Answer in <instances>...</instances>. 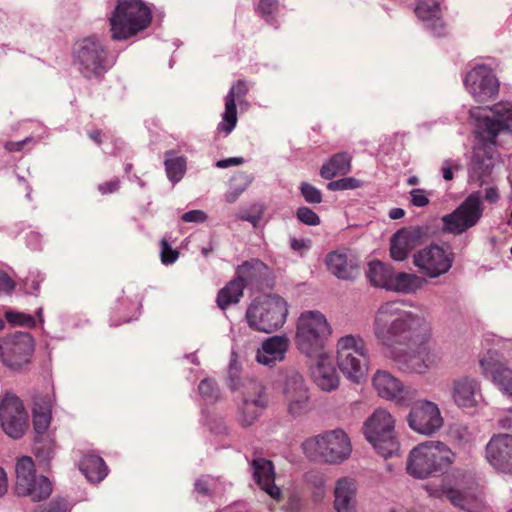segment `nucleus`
Listing matches in <instances>:
<instances>
[{"label": "nucleus", "instance_id": "f257e3e1", "mask_svg": "<svg viewBox=\"0 0 512 512\" xmlns=\"http://www.w3.org/2000/svg\"><path fill=\"white\" fill-rule=\"evenodd\" d=\"M426 320L406 309L403 301H388L377 310L373 323L375 337L385 351L422 341L427 334Z\"/></svg>", "mask_w": 512, "mask_h": 512}, {"label": "nucleus", "instance_id": "f03ea898", "mask_svg": "<svg viewBox=\"0 0 512 512\" xmlns=\"http://www.w3.org/2000/svg\"><path fill=\"white\" fill-rule=\"evenodd\" d=\"M491 111L493 116L480 118L476 130L477 136L488 144L474 149L469 168L470 179L480 185L486 183L492 173L494 163L491 151L495 138L500 132L512 129V103L495 104Z\"/></svg>", "mask_w": 512, "mask_h": 512}, {"label": "nucleus", "instance_id": "7ed1b4c3", "mask_svg": "<svg viewBox=\"0 0 512 512\" xmlns=\"http://www.w3.org/2000/svg\"><path fill=\"white\" fill-rule=\"evenodd\" d=\"M454 459L455 454L443 442L425 441L410 451L407 472L414 478L425 479L443 473Z\"/></svg>", "mask_w": 512, "mask_h": 512}, {"label": "nucleus", "instance_id": "20e7f679", "mask_svg": "<svg viewBox=\"0 0 512 512\" xmlns=\"http://www.w3.org/2000/svg\"><path fill=\"white\" fill-rule=\"evenodd\" d=\"M151 20V10L142 0H118L109 17L111 38L129 39L146 29Z\"/></svg>", "mask_w": 512, "mask_h": 512}, {"label": "nucleus", "instance_id": "39448f33", "mask_svg": "<svg viewBox=\"0 0 512 512\" xmlns=\"http://www.w3.org/2000/svg\"><path fill=\"white\" fill-rule=\"evenodd\" d=\"M331 327L319 311H304L300 314L295 333V345L308 358L325 353L324 348Z\"/></svg>", "mask_w": 512, "mask_h": 512}, {"label": "nucleus", "instance_id": "423d86ee", "mask_svg": "<svg viewBox=\"0 0 512 512\" xmlns=\"http://www.w3.org/2000/svg\"><path fill=\"white\" fill-rule=\"evenodd\" d=\"M288 314L286 301L277 295L256 298L246 311L248 325L253 330L272 333L283 326Z\"/></svg>", "mask_w": 512, "mask_h": 512}, {"label": "nucleus", "instance_id": "0eeeda50", "mask_svg": "<svg viewBox=\"0 0 512 512\" xmlns=\"http://www.w3.org/2000/svg\"><path fill=\"white\" fill-rule=\"evenodd\" d=\"M73 56L75 65L86 79H101L111 67L107 48L95 36L76 42Z\"/></svg>", "mask_w": 512, "mask_h": 512}, {"label": "nucleus", "instance_id": "6e6552de", "mask_svg": "<svg viewBox=\"0 0 512 512\" xmlns=\"http://www.w3.org/2000/svg\"><path fill=\"white\" fill-rule=\"evenodd\" d=\"M363 431L366 439L379 455L392 457L399 451V442L394 432V419L385 409H376L364 422Z\"/></svg>", "mask_w": 512, "mask_h": 512}, {"label": "nucleus", "instance_id": "1a4fd4ad", "mask_svg": "<svg viewBox=\"0 0 512 512\" xmlns=\"http://www.w3.org/2000/svg\"><path fill=\"white\" fill-rule=\"evenodd\" d=\"M337 364L351 381L359 383L365 376L368 365L367 348L360 336L346 335L337 342Z\"/></svg>", "mask_w": 512, "mask_h": 512}, {"label": "nucleus", "instance_id": "9d476101", "mask_svg": "<svg viewBox=\"0 0 512 512\" xmlns=\"http://www.w3.org/2000/svg\"><path fill=\"white\" fill-rule=\"evenodd\" d=\"M306 450L315 452L329 464H339L349 458L352 445L348 435L341 429H335L307 440L304 443Z\"/></svg>", "mask_w": 512, "mask_h": 512}, {"label": "nucleus", "instance_id": "9b49d317", "mask_svg": "<svg viewBox=\"0 0 512 512\" xmlns=\"http://www.w3.org/2000/svg\"><path fill=\"white\" fill-rule=\"evenodd\" d=\"M454 259L455 254L449 246L431 244L413 255V264L422 275L437 278L449 272Z\"/></svg>", "mask_w": 512, "mask_h": 512}, {"label": "nucleus", "instance_id": "f8f14e48", "mask_svg": "<svg viewBox=\"0 0 512 512\" xmlns=\"http://www.w3.org/2000/svg\"><path fill=\"white\" fill-rule=\"evenodd\" d=\"M483 215L479 193L470 194L452 213L444 215L442 231L460 235L475 226Z\"/></svg>", "mask_w": 512, "mask_h": 512}, {"label": "nucleus", "instance_id": "ddd939ff", "mask_svg": "<svg viewBox=\"0 0 512 512\" xmlns=\"http://www.w3.org/2000/svg\"><path fill=\"white\" fill-rule=\"evenodd\" d=\"M16 491L20 496H29L33 501L48 498L52 484L47 477L35 475L34 463L30 457H22L16 464Z\"/></svg>", "mask_w": 512, "mask_h": 512}, {"label": "nucleus", "instance_id": "4468645a", "mask_svg": "<svg viewBox=\"0 0 512 512\" xmlns=\"http://www.w3.org/2000/svg\"><path fill=\"white\" fill-rule=\"evenodd\" d=\"M33 350V339L27 332H15L0 339V360L11 369H20L26 365Z\"/></svg>", "mask_w": 512, "mask_h": 512}, {"label": "nucleus", "instance_id": "2eb2a0df", "mask_svg": "<svg viewBox=\"0 0 512 512\" xmlns=\"http://www.w3.org/2000/svg\"><path fill=\"white\" fill-rule=\"evenodd\" d=\"M407 420L412 430L427 436L439 431L444 423L438 405L428 400L416 402L411 408Z\"/></svg>", "mask_w": 512, "mask_h": 512}, {"label": "nucleus", "instance_id": "dca6fc26", "mask_svg": "<svg viewBox=\"0 0 512 512\" xmlns=\"http://www.w3.org/2000/svg\"><path fill=\"white\" fill-rule=\"evenodd\" d=\"M464 85L476 102L484 103L493 100L499 91L498 79L493 71L480 65L469 71Z\"/></svg>", "mask_w": 512, "mask_h": 512}, {"label": "nucleus", "instance_id": "f3484780", "mask_svg": "<svg viewBox=\"0 0 512 512\" xmlns=\"http://www.w3.org/2000/svg\"><path fill=\"white\" fill-rule=\"evenodd\" d=\"M0 421L9 437L19 439L24 435L27 428V413L18 397L5 395L0 404Z\"/></svg>", "mask_w": 512, "mask_h": 512}, {"label": "nucleus", "instance_id": "a211bd4d", "mask_svg": "<svg viewBox=\"0 0 512 512\" xmlns=\"http://www.w3.org/2000/svg\"><path fill=\"white\" fill-rule=\"evenodd\" d=\"M373 386L382 398L395 401L400 405H408L417 395L416 389L404 385L391 373L378 370L373 377Z\"/></svg>", "mask_w": 512, "mask_h": 512}, {"label": "nucleus", "instance_id": "6ab92c4d", "mask_svg": "<svg viewBox=\"0 0 512 512\" xmlns=\"http://www.w3.org/2000/svg\"><path fill=\"white\" fill-rule=\"evenodd\" d=\"M283 394L290 415L297 417L309 411V391L300 373L292 371L287 374Z\"/></svg>", "mask_w": 512, "mask_h": 512}, {"label": "nucleus", "instance_id": "aec40b11", "mask_svg": "<svg viewBox=\"0 0 512 512\" xmlns=\"http://www.w3.org/2000/svg\"><path fill=\"white\" fill-rule=\"evenodd\" d=\"M239 409V421L242 426L252 425L267 407L268 398L264 386L257 381H250Z\"/></svg>", "mask_w": 512, "mask_h": 512}, {"label": "nucleus", "instance_id": "412c9836", "mask_svg": "<svg viewBox=\"0 0 512 512\" xmlns=\"http://www.w3.org/2000/svg\"><path fill=\"white\" fill-rule=\"evenodd\" d=\"M486 459L497 471L512 474V435H494L486 445Z\"/></svg>", "mask_w": 512, "mask_h": 512}, {"label": "nucleus", "instance_id": "4be33fe9", "mask_svg": "<svg viewBox=\"0 0 512 512\" xmlns=\"http://www.w3.org/2000/svg\"><path fill=\"white\" fill-rule=\"evenodd\" d=\"M482 374L491 378L506 394L512 397V370L496 351L489 350L480 360Z\"/></svg>", "mask_w": 512, "mask_h": 512}, {"label": "nucleus", "instance_id": "5701e85b", "mask_svg": "<svg viewBox=\"0 0 512 512\" xmlns=\"http://www.w3.org/2000/svg\"><path fill=\"white\" fill-rule=\"evenodd\" d=\"M450 393L454 404L461 409L477 407L482 399L480 382L469 376L454 379Z\"/></svg>", "mask_w": 512, "mask_h": 512}, {"label": "nucleus", "instance_id": "b1692460", "mask_svg": "<svg viewBox=\"0 0 512 512\" xmlns=\"http://www.w3.org/2000/svg\"><path fill=\"white\" fill-rule=\"evenodd\" d=\"M385 355L404 372L422 374L427 371V365L423 361V355L418 352L417 345H399L385 351Z\"/></svg>", "mask_w": 512, "mask_h": 512}, {"label": "nucleus", "instance_id": "393cba45", "mask_svg": "<svg viewBox=\"0 0 512 512\" xmlns=\"http://www.w3.org/2000/svg\"><path fill=\"white\" fill-rule=\"evenodd\" d=\"M423 231L419 227L402 228L390 240V255L395 261H403L408 254L421 244Z\"/></svg>", "mask_w": 512, "mask_h": 512}, {"label": "nucleus", "instance_id": "a878e982", "mask_svg": "<svg viewBox=\"0 0 512 512\" xmlns=\"http://www.w3.org/2000/svg\"><path fill=\"white\" fill-rule=\"evenodd\" d=\"M248 84L245 80H238L229 90L225 97V111L222 115V122L218 124L217 130L229 134L237 124L236 101H242L248 93Z\"/></svg>", "mask_w": 512, "mask_h": 512}, {"label": "nucleus", "instance_id": "bb28decb", "mask_svg": "<svg viewBox=\"0 0 512 512\" xmlns=\"http://www.w3.org/2000/svg\"><path fill=\"white\" fill-rule=\"evenodd\" d=\"M316 362L311 367V377L314 383L323 391L331 392L339 386V375L332 359L326 353L316 355Z\"/></svg>", "mask_w": 512, "mask_h": 512}, {"label": "nucleus", "instance_id": "cd10ccee", "mask_svg": "<svg viewBox=\"0 0 512 512\" xmlns=\"http://www.w3.org/2000/svg\"><path fill=\"white\" fill-rule=\"evenodd\" d=\"M325 262L328 270L339 279L352 280L360 274L358 259L351 253L331 252Z\"/></svg>", "mask_w": 512, "mask_h": 512}, {"label": "nucleus", "instance_id": "c85d7f7f", "mask_svg": "<svg viewBox=\"0 0 512 512\" xmlns=\"http://www.w3.org/2000/svg\"><path fill=\"white\" fill-rule=\"evenodd\" d=\"M253 470V479L257 485L265 491L271 498L279 501L282 493L275 482V471L272 461L265 458H255L251 462Z\"/></svg>", "mask_w": 512, "mask_h": 512}, {"label": "nucleus", "instance_id": "c756f323", "mask_svg": "<svg viewBox=\"0 0 512 512\" xmlns=\"http://www.w3.org/2000/svg\"><path fill=\"white\" fill-rule=\"evenodd\" d=\"M358 487L355 479L341 477L335 482L334 509L336 512H357Z\"/></svg>", "mask_w": 512, "mask_h": 512}, {"label": "nucleus", "instance_id": "7c9ffc66", "mask_svg": "<svg viewBox=\"0 0 512 512\" xmlns=\"http://www.w3.org/2000/svg\"><path fill=\"white\" fill-rule=\"evenodd\" d=\"M290 341L286 336L275 335L266 339L257 351L256 360L263 365L273 367L284 360Z\"/></svg>", "mask_w": 512, "mask_h": 512}, {"label": "nucleus", "instance_id": "2f4dec72", "mask_svg": "<svg viewBox=\"0 0 512 512\" xmlns=\"http://www.w3.org/2000/svg\"><path fill=\"white\" fill-rule=\"evenodd\" d=\"M268 266L258 259L245 261L236 270V279H239L246 286L262 289L264 281L268 276Z\"/></svg>", "mask_w": 512, "mask_h": 512}, {"label": "nucleus", "instance_id": "473e14b6", "mask_svg": "<svg viewBox=\"0 0 512 512\" xmlns=\"http://www.w3.org/2000/svg\"><path fill=\"white\" fill-rule=\"evenodd\" d=\"M427 283L426 279L414 273L398 272L393 274L390 291L404 294L416 293Z\"/></svg>", "mask_w": 512, "mask_h": 512}, {"label": "nucleus", "instance_id": "72a5a7b5", "mask_svg": "<svg viewBox=\"0 0 512 512\" xmlns=\"http://www.w3.org/2000/svg\"><path fill=\"white\" fill-rule=\"evenodd\" d=\"M79 469L90 482L94 483L102 481L107 475V466L104 460L93 454L83 456L79 463Z\"/></svg>", "mask_w": 512, "mask_h": 512}, {"label": "nucleus", "instance_id": "f704fd0d", "mask_svg": "<svg viewBox=\"0 0 512 512\" xmlns=\"http://www.w3.org/2000/svg\"><path fill=\"white\" fill-rule=\"evenodd\" d=\"M352 157L346 152L333 155L320 169L322 178L330 180L337 175H346L351 170Z\"/></svg>", "mask_w": 512, "mask_h": 512}, {"label": "nucleus", "instance_id": "c9c22d12", "mask_svg": "<svg viewBox=\"0 0 512 512\" xmlns=\"http://www.w3.org/2000/svg\"><path fill=\"white\" fill-rule=\"evenodd\" d=\"M443 493L455 507L461 510L479 512L481 509V501L475 495L454 488H448Z\"/></svg>", "mask_w": 512, "mask_h": 512}, {"label": "nucleus", "instance_id": "e433bc0d", "mask_svg": "<svg viewBox=\"0 0 512 512\" xmlns=\"http://www.w3.org/2000/svg\"><path fill=\"white\" fill-rule=\"evenodd\" d=\"M394 270L391 266L385 265L380 261L369 263L367 278L373 286L390 289Z\"/></svg>", "mask_w": 512, "mask_h": 512}, {"label": "nucleus", "instance_id": "4c0bfd02", "mask_svg": "<svg viewBox=\"0 0 512 512\" xmlns=\"http://www.w3.org/2000/svg\"><path fill=\"white\" fill-rule=\"evenodd\" d=\"M244 283L239 279H232L229 281L217 295V305L221 310H225L231 304H236L243 296Z\"/></svg>", "mask_w": 512, "mask_h": 512}, {"label": "nucleus", "instance_id": "58836bf2", "mask_svg": "<svg viewBox=\"0 0 512 512\" xmlns=\"http://www.w3.org/2000/svg\"><path fill=\"white\" fill-rule=\"evenodd\" d=\"M55 442L48 436L38 435L35 438L33 451L36 458L48 464L55 454Z\"/></svg>", "mask_w": 512, "mask_h": 512}, {"label": "nucleus", "instance_id": "ea45409f", "mask_svg": "<svg viewBox=\"0 0 512 512\" xmlns=\"http://www.w3.org/2000/svg\"><path fill=\"white\" fill-rule=\"evenodd\" d=\"M172 151L165 153V170L167 177L172 182H178L183 178L186 169V159L184 157H170Z\"/></svg>", "mask_w": 512, "mask_h": 512}, {"label": "nucleus", "instance_id": "a19ab883", "mask_svg": "<svg viewBox=\"0 0 512 512\" xmlns=\"http://www.w3.org/2000/svg\"><path fill=\"white\" fill-rule=\"evenodd\" d=\"M430 337V327L427 324V334L425 338L422 341L419 342H413L411 345H417L418 346V352L423 355V361L427 365V370H429L431 367L436 366L441 362V355L439 352L432 350L427 345V341Z\"/></svg>", "mask_w": 512, "mask_h": 512}, {"label": "nucleus", "instance_id": "79ce46f5", "mask_svg": "<svg viewBox=\"0 0 512 512\" xmlns=\"http://www.w3.org/2000/svg\"><path fill=\"white\" fill-rule=\"evenodd\" d=\"M418 18L423 21H430L440 14V5L435 0H422L415 9Z\"/></svg>", "mask_w": 512, "mask_h": 512}, {"label": "nucleus", "instance_id": "37998d69", "mask_svg": "<svg viewBox=\"0 0 512 512\" xmlns=\"http://www.w3.org/2000/svg\"><path fill=\"white\" fill-rule=\"evenodd\" d=\"M198 390L205 401L214 402L219 397V387L216 381L211 378L203 379L199 383Z\"/></svg>", "mask_w": 512, "mask_h": 512}, {"label": "nucleus", "instance_id": "c03bdc74", "mask_svg": "<svg viewBox=\"0 0 512 512\" xmlns=\"http://www.w3.org/2000/svg\"><path fill=\"white\" fill-rule=\"evenodd\" d=\"M362 181L354 177H346L339 180L331 181L327 184V189L330 191H341L356 189L361 187Z\"/></svg>", "mask_w": 512, "mask_h": 512}, {"label": "nucleus", "instance_id": "a18cd8bd", "mask_svg": "<svg viewBox=\"0 0 512 512\" xmlns=\"http://www.w3.org/2000/svg\"><path fill=\"white\" fill-rule=\"evenodd\" d=\"M299 189L307 203L319 204L322 202V193L315 186L307 182H302Z\"/></svg>", "mask_w": 512, "mask_h": 512}, {"label": "nucleus", "instance_id": "49530a36", "mask_svg": "<svg viewBox=\"0 0 512 512\" xmlns=\"http://www.w3.org/2000/svg\"><path fill=\"white\" fill-rule=\"evenodd\" d=\"M161 245V252H160V258L161 262L164 265H170L177 261L179 258V252L175 249H173L168 240L165 238H162L160 241Z\"/></svg>", "mask_w": 512, "mask_h": 512}, {"label": "nucleus", "instance_id": "de8ad7c7", "mask_svg": "<svg viewBox=\"0 0 512 512\" xmlns=\"http://www.w3.org/2000/svg\"><path fill=\"white\" fill-rule=\"evenodd\" d=\"M296 217L305 225L316 226L320 224V217L312 209L306 206H302L297 209Z\"/></svg>", "mask_w": 512, "mask_h": 512}, {"label": "nucleus", "instance_id": "09e8293b", "mask_svg": "<svg viewBox=\"0 0 512 512\" xmlns=\"http://www.w3.org/2000/svg\"><path fill=\"white\" fill-rule=\"evenodd\" d=\"M6 319L8 322L20 326H33L35 323L32 316L17 312H7Z\"/></svg>", "mask_w": 512, "mask_h": 512}, {"label": "nucleus", "instance_id": "8fccbe9b", "mask_svg": "<svg viewBox=\"0 0 512 512\" xmlns=\"http://www.w3.org/2000/svg\"><path fill=\"white\" fill-rule=\"evenodd\" d=\"M51 421V415L42 413V415H33V426L37 435H43L48 429Z\"/></svg>", "mask_w": 512, "mask_h": 512}, {"label": "nucleus", "instance_id": "3c124183", "mask_svg": "<svg viewBox=\"0 0 512 512\" xmlns=\"http://www.w3.org/2000/svg\"><path fill=\"white\" fill-rule=\"evenodd\" d=\"M278 9V0H260L257 11L265 18L271 17Z\"/></svg>", "mask_w": 512, "mask_h": 512}, {"label": "nucleus", "instance_id": "603ef678", "mask_svg": "<svg viewBox=\"0 0 512 512\" xmlns=\"http://www.w3.org/2000/svg\"><path fill=\"white\" fill-rule=\"evenodd\" d=\"M427 27L438 37L445 36L447 34V26L439 15L428 21Z\"/></svg>", "mask_w": 512, "mask_h": 512}, {"label": "nucleus", "instance_id": "864d4df0", "mask_svg": "<svg viewBox=\"0 0 512 512\" xmlns=\"http://www.w3.org/2000/svg\"><path fill=\"white\" fill-rule=\"evenodd\" d=\"M32 413L33 415H42V413H47L48 415H51L50 399L48 397L37 398L34 402Z\"/></svg>", "mask_w": 512, "mask_h": 512}, {"label": "nucleus", "instance_id": "5fc2aeb1", "mask_svg": "<svg viewBox=\"0 0 512 512\" xmlns=\"http://www.w3.org/2000/svg\"><path fill=\"white\" fill-rule=\"evenodd\" d=\"M68 502L64 499H56L45 508L35 509L34 512H67Z\"/></svg>", "mask_w": 512, "mask_h": 512}, {"label": "nucleus", "instance_id": "6e6d98bb", "mask_svg": "<svg viewBox=\"0 0 512 512\" xmlns=\"http://www.w3.org/2000/svg\"><path fill=\"white\" fill-rule=\"evenodd\" d=\"M411 203L416 207H424L429 204V198L426 195V191L420 188L413 189L410 192Z\"/></svg>", "mask_w": 512, "mask_h": 512}, {"label": "nucleus", "instance_id": "4d7b16f0", "mask_svg": "<svg viewBox=\"0 0 512 512\" xmlns=\"http://www.w3.org/2000/svg\"><path fill=\"white\" fill-rule=\"evenodd\" d=\"M181 219L187 223H190V222L202 223V222L206 221L207 215L202 210H191V211L184 213L181 216Z\"/></svg>", "mask_w": 512, "mask_h": 512}, {"label": "nucleus", "instance_id": "13d9d810", "mask_svg": "<svg viewBox=\"0 0 512 512\" xmlns=\"http://www.w3.org/2000/svg\"><path fill=\"white\" fill-rule=\"evenodd\" d=\"M302 509V499L298 493H291L286 502L288 512H300Z\"/></svg>", "mask_w": 512, "mask_h": 512}, {"label": "nucleus", "instance_id": "bf43d9fd", "mask_svg": "<svg viewBox=\"0 0 512 512\" xmlns=\"http://www.w3.org/2000/svg\"><path fill=\"white\" fill-rule=\"evenodd\" d=\"M237 177L240 178L241 180H245V183L242 187L236 189L234 192H229L226 195V200L229 203H233L238 198V196L245 190L247 185L250 183V180L248 179V175H246L244 173H240Z\"/></svg>", "mask_w": 512, "mask_h": 512}, {"label": "nucleus", "instance_id": "052dcab7", "mask_svg": "<svg viewBox=\"0 0 512 512\" xmlns=\"http://www.w3.org/2000/svg\"><path fill=\"white\" fill-rule=\"evenodd\" d=\"M15 284L13 280L6 274L0 275V293H10L13 291Z\"/></svg>", "mask_w": 512, "mask_h": 512}, {"label": "nucleus", "instance_id": "680f3d73", "mask_svg": "<svg viewBox=\"0 0 512 512\" xmlns=\"http://www.w3.org/2000/svg\"><path fill=\"white\" fill-rule=\"evenodd\" d=\"M244 163V159L242 157H231L227 159H222L216 162V167L224 169L230 166H237Z\"/></svg>", "mask_w": 512, "mask_h": 512}, {"label": "nucleus", "instance_id": "e2e57ef3", "mask_svg": "<svg viewBox=\"0 0 512 512\" xmlns=\"http://www.w3.org/2000/svg\"><path fill=\"white\" fill-rule=\"evenodd\" d=\"M500 428L512 432V409L498 419Z\"/></svg>", "mask_w": 512, "mask_h": 512}, {"label": "nucleus", "instance_id": "0e129e2a", "mask_svg": "<svg viewBox=\"0 0 512 512\" xmlns=\"http://www.w3.org/2000/svg\"><path fill=\"white\" fill-rule=\"evenodd\" d=\"M118 189H119V181L118 180L108 181V182H105V183L99 185V191L102 194L113 193V192H116Z\"/></svg>", "mask_w": 512, "mask_h": 512}, {"label": "nucleus", "instance_id": "69168bd1", "mask_svg": "<svg viewBox=\"0 0 512 512\" xmlns=\"http://www.w3.org/2000/svg\"><path fill=\"white\" fill-rule=\"evenodd\" d=\"M194 486H195V490L197 493H199L201 495L209 494L210 489H209V484L206 479H204V478L197 479Z\"/></svg>", "mask_w": 512, "mask_h": 512}, {"label": "nucleus", "instance_id": "338daca9", "mask_svg": "<svg viewBox=\"0 0 512 512\" xmlns=\"http://www.w3.org/2000/svg\"><path fill=\"white\" fill-rule=\"evenodd\" d=\"M484 198H485V200H487L490 203L497 202V200L499 198L497 189L495 187L486 188Z\"/></svg>", "mask_w": 512, "mask_h": 512}, {"label": "nucleus", "instance_id": "774afa93", "mask_svg": "<svg viewBox=\"0 0 512 512\" xmlns=\"http://www.w3.org/2000/svg\"><path fill=\"white\" fill-rule=\"evenodd\" d=\"M290 247L294 251H301L304 249H308L309 246L304 240L293 238L290 241Z\"/></svg>", "mask_w": 512, "mask_h": 512}]
</instances>
